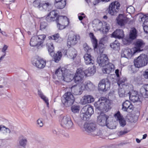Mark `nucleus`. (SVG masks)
Wrapping results in <instances>:
<instances>
[{
    "label": "nucleus",
    "instance_id": "bf43d9fd",
    "mask_svg": "<svg viewBox=\"0 0 148 148\" xmlns=\"http://www.w3.org/2000/svg\"><path fill=\"white\" fill-rule=\"evenodd\" d=\"M136 67L134 65V66H131V71H132V73H134L136 71Z\"/></svg>",
    "mask_w": 148,
    "mask_h": 148
},
{
    "label": "nucleus",
    "instance_id": "aec40b11",
    "mask_svg": "<svg viewBox=\"0 0 148 148\" xmlns=\"http://www.w3.org/2000/svg\"><path fill=\"white\" fill-rule=\"evenodd\" d=\"M114 116L116 119L119 121L120 125L123 127L126 125V122L121 114L119 112H118L114 115Z\"/></svg>",
    "mask_w": 148,
    "mask_h": 148
},
{
    "label": "nucleus",
    "instance_id": "5701e85b",
    "mask_svg": "<svg viewBox=\"0 0 148 148\" xmlns=\"http://www.w3.org/2000/svg\"><path fill=\"white\" fill-rule=\"evenodd\" d=\"M65 54L67 55L68 57L71 59L75 58L77 54L76 51L73 48L70 49L67 51H65Z\"/></svg>",
    "mask_w": 148,
    "mask_h": 148
},
{
    "label": "nucleus",
    "instance_id": "c9c22d12",
    "mask_svg": "<svg viewBox=\"0 0 148 148\" xmlns=\"http://www.w3.org/2000/svg\"><path fill=\"white\" fill-rule=\"evenodd\" d=\"M66 4V0H62L61 2L56 3H54L55 7L58 9H63Z\"/></svg>",
    "mask_w": 148,
    "mask_h": 148
},
{
    "label": "nucleus",
    "instance_id": "a19ab883",
    "mask_svg": "<svg viewBox=\"0 0 148 148\" xmlns=\"http://www.w3.org/2000/svg\"><path fill=\"white\" fill-rule=\"evenodd\" d=\"M51 4L49 2H44L42 4V8L45 10L49 11L51 7Z\"/></svg>",
    "mask_w": 148,
    "mask_h": 148
},
{
    "label": "nucleus",
    "instance_id": "49530a36",
    "mask_svg": "<svg viewBox=\"0 0 148 148\" xmlns=\"http://www.w3.org/2000/svg\"><path fill=\"white\" fill-rule=\"evenodd\" d=\"M83 47L84 50L86 52H87V53H88L89 52L92 50L91 48L89 47L86 43H84L83 44Z\"/></svg>",
    "mask_w": 148,
    "mask_h": 148
},
{
    "label": "nucleus",
    "instance_id": "774afa93",
    "mask_svg": "<svg viewBox=\"0 0 148 148\" xmlns=\"http://www.w3.org/2000/svg\"><path fill=\"white\" fill-rule=\"evenodd\" d=\"M85 17V16H79V14H78V18L80 20H82Z\"/></svg>",
    "mask_w": 148,
    "mask_h": 148
},
{
    "label": "nucleus",
    "instance_id": "c03bdc74",
    "mask_svg": "<svg viewBox=\"0 0 148 148\" xmlns=\"http://www.w3.org/2000/svg\"><path fill=\"white\" fill-rule=\"evenodd\" d=\"M52 43H51L49 44L48 46V50L49 52L50 53L51 56L53 54L54 47L53 46Z\"/></svg>",
    "mask_w": 148,
    "mask_h": 148
},
{
    "label": "nucleus",
    "instance_id": "ddd939ff",
    "mask_svg": "<svg viewBox=\"0 0 148 148\" xmlns=\"http://www.w3.org/2000/svg\"><path fill=\"white\" fill-rule=\"evenodd\" d=\"M120 4L117 1H115L111 3L108 9V13L111 15H114L119 11Z\"/></svg>",
    "mask_w": 148,
    "mask_h": 148
},
{
    "label": "nucleus",
    "instance_id": "338daca9",
    "mask_svg": "<svg viewBox=\"0 0 148 148\" xmlns=\"http://www.w3.org/2000/svg\"><path fill=\"white\" fill-rule=\"evenodd\" d=\"M4 81L5 78L4 77H0V83H3Z\"/></svg>",
    "mask_w": 148,
    "mask_h": 148
},
{
    "label": "nucleus",
    "instance_id": "4c0bfd02",
    "mask_svg": "<svg viewBox=\"0 0 148 148\" xmlns=\"http://www.w3.org/2000/svg\"><path fill=\"white\" fill-rule=\"evenodd\" d=\"M38 40V42L39 43V45H41L43 42L44 40L46 38V36L44 34L39 35L36 36Z\"/></svg>",
    "mask_w": 148,
    "mask_h": 148
},
{
    "label": "nucleus",
    "instance_id": "79ce46f5",
    "mask_svg": "<svg viewBox=\"0 0 148 148\" xmlns=\"http://www.w3.org/2000/svg\"><path fill=\"white\" fill-rule=\"evenodd\" d=\"M143 27L144 32L146 33H148V18L145 19Z\"/></svg>",
    "mask_w": 148,
    "mask_h": 148
},
{
    "label": "nucleus",
    "instance_id": "9b49d317",
    "mask_svg": "<svg viewBox=\"0 0 148 148\" xmlns=\"http://www.w3.org/2000/svg\"><path fill=\"white\" fill-rule=\"evenodd\" d=\"M80 39V36L77 34L69 36L67 40V45L69 47L75 45Z\"/></svg>",
    "mask_w": 148,
    "mask_h": 148
},
{
    "label": "nucleus",
    "instance_id": "de8ad7c7",
    "mask_svg": "<svg viewBox=\"0 0 148 148\" xmlns=\"http://www.w3.org/2000/svg\"><path fill=\"white\" fill-rule=\"evenodd\" d=\"M127 11L129 14L133 13L135 11V9L134 7L132 6H130L127 8Z\"/></svg>",
    "mask_w": 148,
    "mask_h": 148
},
{
    "label": "nucleus",
    "instance_id": "864d4df0",
    "mask_svg": "<svg viewBox=\"0 0 148 148\" xmlns=\"http://www.w3.org/2000/svg\"><path fill=\"white\" fill-rule=\"evenodd\" d=\"M129 131H130L127 128H125L123 130H122L119 132L118 134L119 136L124 135L127 133Z\"/></svg>",
    "mask_w": 148,
    "mask_h": 148
},
{
    "label": "nucleus",
    "instance_id": "603ef678",
    "mask_svg": "<svg viewBox=\"0 0 148 148\" xmlns=\"http://www.w3.org/2000/svg\"><path fill=\"white\" fill-rule=\"evenodd\" d=\"M72 111L74 113L78 112L79 110V107L78 106H73L71 108Z\"/></svg>",
    "mask_w": 148,
    "mask_h": 148
},
{
    "label": "nucleus",
    "instance_id": "7c9ffc66",
    "mask_svg": "<svg viewBox=\"0 0 148 148\" xmlns=\"http://www.w3.org/2000/svg\"><path fill=\"white\" fill-rule=\"evenodd\" d=\"M20 138L19 141V145L21 147H25L27 143V138L22 136L20 137Z\"/></svg>",
    "mask_w": 148,
    "mask_h": 148
},
{
    "label": "nucleus",
    "instance_id": "58836bf2",
    "mask_svg": "<svg viewBox=\"0 0 148 148\" xmlns=\"http://www.w3.org/2000/svg\"><path fill=\"white\" fill-rule=\"evenodd\" d=\"M36 36H34L32 38L30 42V45L32 47L35 46L37 45H39Z\"/></svg>",
    "mask_w": 148,
    "mask_h": 148
},
{
    "label": "nucleus",
    "instance_id": "052dcab7",
    "mask_svg": "<svg viewBox=\"0 0 148 148\" xmlns=\"http://www.w3.org/2000/svg\"><path fill=\"white\" fill-rule=\"evenodd\" d=\"M8 47L6 45H4L2 49V51L4 53H5V51L7 49Z\"/></svg>",
    "mask_w": 148,
    "mask_h": 148
},
{
    "label": "nucleus",
    "instance_id": "09e8293b",
    "mask_svg": "<svg viewBox=\"0 0 148 148\" xmlns=\"http://www.w3.org/2000/svg\"><path fill=\"white\" fill-rule=\"evenodd\" d=\"M129 97L130 100L133 102L137 101L139 99V96H138V95L134 96H130Z\"/></svg>",
    "mask_w": 148,
    "mask_h": 148
},
{
    "label": "nucleus",
    "instance_id": "a18cd8bd",
    "mask_svg": "<svg viewBox=\"0 0 148 148\" xmlns=\"http://www.w3.org/2000/svg\"><path fill=\"white\" fill-rule=\"evenodd\" d=\"M108 39V37L107 36H105L101 39L99 43L104 45L107 42Z\"/></svg>",
    "mask_w": 148,
    "mask_h": 148
},
{
    "label": "nucleus",
    "instance_id": "423d86ee",
    "mask_svg": "<svg viewBox=\"0 0 148 148\" xmlns=\"http://www.w3.org/2000/svg\"><path fill=\"white\" fill-rule=\"evenodd\" d=\"M75 101L73 95L70 92L65 93L63 96L62 101L63 104L66 107L71 106Z\"/></svg>",
    "mask_w": 148,
    "mask_h": 148
},
{
    "label": "nucleus",
    "instance_id": "4d7b16f0",
    "mask_svg": "<svg viewBox=\"0 0 148 148\" xmlns=\"http://www.w3.org/2000/svg\"><path fill=\"white\" fill-rule=\"evenodd\" d=\"M47 26V23L45 22H41L40 23V29H45L46 28V26Z\"/></svg>",
    "mask_w": 148,
    "mask_h": 148
},
{
    "label": "nucleus",
    "instance_id": "c85d7f7f",
    "mask_svg": "<svg viewBox=\"0 0 148 148\" xmlns=\"http://www.w3.org/2000/svg\"><path fill=\"white\" fill-rule=\"evenodd\" d=\"M82 109L83 112H85L90 117L94 113L93 108L91 106H90V105H88L84 106Z\"/></svg>",
    "mask_w": 148,
    "mask_h": 148
},
{
    "label": "nucleus",
    "instance_id": "4be33fe9",
    "mask_svg": "<svg viewBox=\"0 0 148 148\" xmlns=\"http://www.w3.org/2000/svg\"><path fill=\"white\" fill-rule=\"evenodd\" d=\"M66 69L64 68H58L56 69L55 72V74L57 76L58 79L60 81H62V79H63V76L64 75V71Z\"/></svg>",
    "mask_w": 148,
    "mask_h": 148
},
{
    "label": "nucleus",
    "instance_id": "2eb2a0df",
    "mask_svg": "<svg viewBox=\"0 0 148 148\" xmlns=\"http://www.w3.org/2000/svg\"><path fill=\"white\" fill-rule=\"evenodd\" d=\"M108 58L105 54H101L97 59V62L100 66L104 67L108 63Z\"/></svg>",
    "mask_w": 148,
    "mask_h": 148
},
{
    "label": "nucleus",
    "instance_id": "69168bd1",
    "mask_svg": "<svg viewBox=\"0 0 148 148\" xmlns=\"http://www.w3.org/2000/svg\"><path fill=\"white\" fill-rule=\"evenodd\" d=\"M119 70L118 69H116L115 70V73L116 74V75L118 78L119 77Z\"/></svg>",
    "mask_w": 148,
    "mask_h": 148
},
{
    "label": "nucleus",
    "instance_id": "39448f33",
    "mask_svg": "<svg viewBox=\"0 0 148 148\" xmlns=\"http://www.w3.org/2000/svg\"><path fill=\"white\" fill-rule=\"evenodd\" d=\"M84 128L85 131L91 133L94 136L99 135V130L93 123H85L84 125Z\"/></svg>",
    "mask_w": 148,
    "mask_h": 148
},
{
    "label": "nucleus",
    "instance_id": "8fccbe9b",
    "mask_svg": "<svg viewBox=\"0 0 148 148\" xmlns=\"http://www.w3.org/2000/svg\"><path fill=\"white\" fill-rule=\"evenodd\" d=\"M33 5L35 7L38 8H40V2L39 0H36L33 3Z\"/></svg>",
    "mask_w": 148,
    "mask_h": 148
},
{
    "label": "nucleus",
    "instance_id": "473e14b6",
    "mask_svg": "<svg viewBox=\"0 0 148 148\" xmlns=\"http://www.w3.org/2000/svg\"><path fill=\"white\" fill-rule=\"evenodd\" d=\"M137 36V31L134 28H132L130 30L129 38L132 40L135 39Z\"/></svg>",
    "mask_w": 148,
    "mask_h": 148
},
{
    "label": "nucleus",
    "instance_id": "f704fd0d",
    "mask_svg": "<svg viewBox=\"0 0 148 148\" xmlns=\"http://www.w3.org/2000/svg\"><path fill=\"white\" fill-rule=\"evenodd\" d=\"M62 57V53L60 51H58L56 53L54 54L53 58L56 62H58L61 59Z\"/></svg>",
    "mask_w": 148,
    "mask_h": 148
},
{
    "label": "nucleus",
    "instance_id": "1a4fd4ad",
    "mask_svg": "<svg viewBox=\"0 0 148 148\" xmlns=\"http://www.w3.org/2000/svg\"><path fill=\"white\" fill-rule=\"evenodd\" d=\"M61 125L66 129L73 128V123L69 116L65 115L63 117L61 120Z\"/></svg>",
    "mask_w": 148,
    "mask_h": 148
},
{
    "label": "nucleus",
    "instance_id": "bb28decb",
    "mask_svg": "<svg viewBox=\"0 0 148 148\" xmlns=\"http://www.w3.org/2000/svg\"><path fill=\"white\" fill-rule=\"evenodd\" d=\"M82 102L83 104L90 103L94 101V99L93 97L91 95H85L83 98Z\"/></svg>",
    "mask_w": 148,
    "mask_h": 148
},
{
    "label": "nucleus",
    "instance_id": "680f3d73",
    "mask_svg": "<svg viewBox=\"0 0 148 148\" xmlns=\"http://www.w3.org/2000/svg\"><path fill=\"white\" fill-rule=\"evenodd\" d=\"M3 128L5 129V130H5L6 133L8 134H10L11 133V130L9 128H7L5 126V127H3Z\"/></svg>",
    "mask_w": 148,
    "mask_h": 148
},
{
    "label": "nucleus",
    "instance_id": "b1692460",
    "mask_svg": "<svg viewBox=\"0 0 148 148\" xmlns=\"http://www.w3.org/2000/svg\"><path fill=\"white\" fill-rule=\"evenodd\" d=\"M85 62L86 65H93L94 60L91 55L88 53L85 54L84 57Z\"/></svg>",
    "mask_w": 148,
    "mask_h": 148
},
{
    "label": "nucleus",
    "instance_id": "13d9d810",
    "mask_svg": "<svg viewBox=\"0 0 148 148\" xmlns=\"http://www.w3.org/2000/svg\"><path fill=\"white\" fill-rule=\"evenodd\" d=\"M138 95V96H139V95L136 91H132L131 94L130 95V96H134Z\"/></svg>",
    "mask_w": 148,
    "mask_h": 148
},
{
    "label": "nucleus",
    "instance_id": "f257e3e1",
    "mask_svg": "<svg viewBox=\"0 0 148 148\" xmlns=\"http://www.w3.org/2000/svg\"><path fill=\"white\" fill-rule=\"evenodd\" d=\"M94 106L96 108L103 112H108L111 108L110 101L105 97L100 98L95 103Z\"/></svg>",
    "mask_w": 148,
    "mask_h": 148
},
{
    "label": "nucleus",
    "instance_id": "2f4dec72",
    "mask_svg": "<svg viewBox=\"0 0 148 148\" xmlns=\"http://www.w3.org/2000/svg\"><path fill=\"white\" fill-rule=\"evenodd\" d=\"M117 22L120 26H122L124 25L125 20L122 14H120L116 18Z\"/></svg>",
    "mask_w": 148,
    "mask_h": 148
},
{
    "label": "nucleus",
    "instance_id": "37998d69",
    "mask_svg": "<svg viewBox=\"0 0 148 148\" xmlns=\"http://www.w3.org/2000/svg\"><path fill=\"white\" fill-rule=\"evenodd\" d=\"M89 36L92 39V42L95 45V47L97 48V40L96 39L94 34L92 33H90L89 34Z\"/></svg>",
    "mask_w": 148,
    "mask_h": 148
},
{
    "label": "nucleus",
    "instance_id": "e2e57ef3",
    "mask_svg": "<svg viewBox=\"0 0 148 148\" xmlns=\"http://www.w3.org/2000/svg\"><path fill=\"white\" fill-rule=\"evenodd\" d=\"M110 0H97L95 1L96 3H98L101 1H106L108 2L110 1Z\"/></svg>",
    "mask_w": 148,
    "mask_h": 148
},
{
    "label": "nucleus",
    "instance_id": "6ab92c4d",
    "mask_svg": "<svg viewBox=\"0 0 148 148\" xmlns=\"http://www.w3.org/2000/svg\"><path fill=\"white\" fill-rule=\"evenodd\" d=\"M122 109L124 111H127L128 110H133L134 107L129 101L126 100L122 104Z\"/></svg>",
    "mask_w": 148,
    "mask_h": 148
},
{
    "label": "nucleus",
    "instance_id": "a211bd4d",
    "mask_svg": "<svg viewBox=\"0 0 148 148\" xmlns=\"http://www.w3.org/2000/svg\"><path fill=\"white\" fill-rule=\"evenodd\" d=\"M32 64L37 68L42 69L44 68L45 66L46 62L42 59H36L33 61Z\"/></svg>",
    "mask_w": 148,
    "mask_h": 148
},
{
    "label": "nucleus",
    "instance_id": "6e6552de",
    "mask_svg": "<svg viewBox=\"0 0 148 148\" xmlns=\"http://www.w3.org/2000/svg\"><path fill=\"white\" fill-rule=\"evenodd\" d=\"M56 22L57 23L58 27L60 29H64L69 24V21L65 16H58Z\"/></svg>",
    "mask_w": 148,
    "mask_h": 148
},
{
    "label": "nucleus",
    "instance_id": "72a5a7b5",
    "mask_svg": "<svg viewBox=\"0 0 148 148\" xmlns=\"http://www.w3.org/2000/svg\"><path fill=\"white\" fill-rule=\"evenodd\" d=\"M120 46V43L117 40H115L110 45V47L114 50H118L119 49Z\"/></svg>",
    "mask_w": 148,
    "mask_h": 148
},
{
    "label": "nucleus",
    "instance_id": "20e7f679",
    "mask_svg": "<svg viewBox=\"0 0 148 148\" xmlns=\"http://www.w3.org/2000/svg\"><path fill=\"white\" fill-rule=\"evenodd\" d=\"M148 63V56L144 54H140L134 62V65L137 68L145 66Z\"/></svg>",
    "mask_w": 148,
    "mask_h": 148
},
{
    "label": "nucleus",
    "instance_id": "0e129e2a",
    "mask_svg": "<svg viewBox=\"0 0 148 148\" xmlns=\"http://www.w3.org/2000/svg\"><path fill=\"white\" fill-rule=\"evenodd\" d=\"M144 76L145 78L148 79V69L147 70L145 71Z\"/></svg>",
    "mask_w": 148,
    "mask_h": 148
},
{
    "label": "nucleus",
    "instance_id": "9d476101",
    "mask_svg": "<svg viewBox=\"0 0 148 148\" xmlns=\"http://www.w3.org/2000/svg\"><path fill=\"white\" fill-rule=\"evenodd\" d=\"M84 75L85 73L83 70V69L79 68L77 69L76 74L74 76H73V79L76 82L81 84L83 83V78Z\"/></svg>",
    "mask_w": 148,
    "mask_h": 148
},
{
    "label": "nucleus",
    "instance_id": "a878e982",
    "mask_svg": "<svg viewBox=\"0 0 148 148\" xmlns=\"http://www.w3.org/2000/svg\"><path fill=\"white\" fill-rule=\"evenodd\" d=\"M113 37L119 39L122 38L124 36L123 31L121 29H117L112 34Z\"/></svg>",
    "mask_w": 148,
    "mask_h": 148
},
{
    "label": "nucleus",
    "instance_id": "4468645a",
    "mask_svg": "<svg viewBox=\"0 0 148 148\" xmlns=\"http://www.w3.org/2000/svg\"><path fill=\"white\" fill-rule=\"evenodd\" d=\"M134 44L135 47L132 48V50L134 51V53L142 51L140 49L144 47L145 45V42L141 39L136 40Z\"/></svg>",
    "mask_w": 148,
    "mask_h": 148
},
{
    "label": "nucleus",
    "instance_id": "f03ea898",
    "mask_svg": "<svg viewBox=\"0 0 148 148\" xmlns=\"http://www.w3.org/2000/svg\"><path fill=\"white\" fill-rule=\"evenodd\" d=\"M95 86L90 81L86 82L84 84L82 83L78 85L74 86L72 87V89L75 88V93L76 95L81 94L83 90H86L90 91L93 90Z\"/></svg>",
    "mask_w": 148,
    "mask_h": 148
},
{
    "label": "nucleus",
    "instance_id": "3c124183",
    "mask_svg": "<svg viewBox=\"0 0 148 148\" xmlns=\"http://www.w3.org/2000/svg\"><path fill=\"white\" fill-rule=\"evenodd\" d=\"M125 90L123 88H119L118 90V94L120 97H123L125 95Z\"/></svg>",
    "mask_w": 148,
    "mask_h": 148
},
{
    "label": "nucleus",
    "instance_id": "412c9836",
    "mask_svg": "<svg viewBox=\"0 0 148 148\" xmlns=\"http://www.w3.org/2000/svg\"><path fill=\"white\" fill-rule=\"evenodd\" d=\"M102 69L103 72L104 73H110L114 68V65L111 63H109L105 65Z\"/></svg>",
    "mask_w": 148,
    "mask_h": 148
},
{
    "label": "nucleus",
    "instance_id": "7ed1b4c3",
    "mask_svg": "<svg viewBox=\"0 0 148 148\" xmlns=\"http://www.w3.org/2000/svg\"><path fill=\"white\" fill-rule=\"evenodd\" d=\"M93 27L94 30L95 31H101L103 33H106L110 29V26L108 24H106L104 27H103V23L98 19H95L92 22Z\"/></svg>",
    "mask_w": 148,
    "mask_h": 148
},
{
    "label": "nucleus",
    "instance_id": "ea45409f",
    "mask_svg": "<svg viewBox=\"0 0 148 148\" xmlns=\"http://www.w3.org/2000/svg\"><path fill=\"white\" fill-rule=\"evenodd\" d=\"M80 117L82 119L85 121L87 120L90 117L85 112H83L82 109L80 113Z\"/></svg>",
    "mask_w": 148,
    "mask_h": 148
},
{
    "label": "nucleus",
    "instance_id": "f3484780",
    "mask_svg": "<svg viewBox=\"0 0 148 148\" xmlns=\"http://www.w3.org/2000/svg\"><path fill=\"white\" fill-rule=\"evenodd\" d=\"M134 54L132 49H131L127 48L122 50L121 56L129 59L131 58L132 55Z\"/></svg>",
    "mask_w": 148,
    "mask_h": 148
},
{
    "label": "nucleus",
    "instance_id": "393cba45",
    "mask_svg": "<svg viewBox=\"0 0 148 148\" xmlns=\"http://www.w3.org/2000/svg\"><path fill=\"white\" fill-rule=\"evenodd\" d=\"M140 92L143 97L148 98V84L143 85L140 88Z\"/></svg>",
    "mask_w": 148,
    "mask_h": 148
},
{
    "label": "nucleus",
    "instance_id": "f8f14e48",
    "mask_svg": "<svg viewBox=\"0 0 148 148\" xmlns=\"http://www.w3.org/2000/svg\"><path fill=\"white\" fill-rule=\"evenodd\" d=\"M110 86L109 80L106 78L101 80L99 84V90L103 91H106L109 89Z\"/></svg>",
    "mask_w": 148,
    "mask_h": 148
},
{
    "label": "nucleus",
    "instance_id": "dca6fc26",
    "mask_svg": "<svg viewBox=\"0 0 148 148\" xmlns=\"http://www.w3.org/2000/svg\"><path fill=\"white\" fill-rule=\"evenodd\" d=\"M58 14L55 10L51 11L46 18V21L50 22L56 21L57 19Z\"/></svg>",
    "mask_w": 148,
    "mask_h": 148
},
{
    "label": "nucleus",
    "instance_id": "c756f323",
    "mask_svg": "<svg viewBox=\"0 0 148 148\" xmlns=\"http://www.w3.org/2000/svg\"><path fill=\"white\" fill-rule=\"evenodd\" d=\"M95 72V66H93L91 67L88 68L84 71V73L86 76L88 77L93 75Z\"/></svg>",
    "mask_w": 148,
    "mask_h": 148
},
{
    "label": "nucleus",
    "instance_id": "6e6d98bb",
    "mask_svg": "<svg viewBox=\"0 0 148 148\" xmlns=\"http://www.w3.org/2000/svg\"><path fill=\"white\" fill-rule=\"evenodd\" d=\"M60 37L58 33L49 36V39L56 40L58 39Z\"/></svg>",
    "mask_w": 148,
    "mask_h": 148
},
{
    "label": "nucleus",
    "instance_id": "e433bc0d",
    "mask_svg": "<svg viewBox=\"0 0 148 148\" xmlns=\"http://www.w3.org/2000/svg\"><path fill=\"white\" fill-rule=\"evenodd\" d=\"M38 94L41 99L43 100L46 103L47 106H48L49 103L48 98L43 94L41 91L39 90L38 91Z\"/></svg>",
    "mask_w": 148,
    "mask_h": 148
},
{
    "label": "nucleus",
    "instance_id": "cd10ccee",
    "mask_svg": "<svg viewBox=\"0 0 148 148\" xmlns=\"http://www.w3.org/2000/svg\"><path fill=\"white\" fill-rule=\"evenodd\" d=\"M63 79H62V81H64L67 82L71 81L73 79V75L68 72L67 70H66L64 71Z\"/></svg>",
    "mask_w": 148,
    "mask_h": 148
},
{
    "label": "nucleus",
    "instance_id": "0eeeda50",
    "mask_svg": "<svg viewBox=\"0 0 148 148\" xmlns=\"http://www.w3.org/2000/svg\"><path fill=\"white\" fill-rule=\"evenodd\" d=\"M108 116L103 113L101 114L98 117L97 122L101 126H107L110 129H113L114 127L110 125V123H108L107 120ZM111 123H110L111 124Z\"/></svg>",
    "mask_w": 148,
    "mask_h": 148
},
{
    "label": "nucleus",
    "instance_id": "5fc2aeb1",
    "mask_svg": "<svg viewBox=\"0 0 148 148\" xmlns=\"http://www.w3.org/2000/svg\"><path fill=\"white\" fill-rule=\"evenodd\" d=\"M37 124L38 127H42L44 125L43 119L41 118L38 119L37 121Z\"/></svg>",
    "mask_w": 148,
    "mask_h": 148
}]
</instances>
